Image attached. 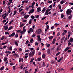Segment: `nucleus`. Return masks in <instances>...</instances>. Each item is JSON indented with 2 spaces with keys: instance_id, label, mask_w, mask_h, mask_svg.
Returning a JSON list of instances; mask_svg holds the SVG:
<instances>
[{
  "instance_id": "ea45409f",
  "label": "nucleus",
  "mask_w": 73,
  "mask_h": 73,
  "mask_svg": "<svg viewBox=\"0 0 73 73\" xmlns=\"http://www.w3.org/2000/svg\"><path fill=\"white\" fill-rule=\"evenodd\" d=\"M64 31L65 33H66L68 32V31L65 30H64Z\"/></svg>"
},
{
  "instance_id": "473e14b6",
  "label": "nucleus",
  "mask_w": 73,
  "mask_h": 73,
  "mask_svg": "<svg viewBox=\"0 0 73 73\" xmlns=\"http://www.w3.org/2000/svg\"><path fill=\"white\" fill-rule=\"evenodd\" d=\"M45 10H46V9H45V7H44L42 9V11L43 12H45Z\"/></svg>"
},
{
  "instance_id": "20e7f679",
  "label": "nucleus",
  "mask_w": 73,
  "mask_h": 73,
  "mask_svg": "<svg viewBox=\"0 0 73 73\" xmlns=\"http://www.w3.org/2000/svg\"><path fill=\"white\" fill-rule=\"evenodd\" d=\"M29 17V15H25L24 17V19H27Z\"/></svg>"
},
{
  "instance_id": "f03ea898",
  "label": "nucleus",
  "mask_w": 73,
  "mask_h": 73,
  "mask_svg": "<svg viewBox=\"0 0 73 73\" xmlns=\"http://www.w3.org/2000/svg\"><path fill=\"white\" fill-rule=\"evenodd\" d=\"M35 52L33 51L32 53L31 52L29 54V56H31V57H33V56L35 55Z\"/></svg>"
},
{
  "instance_id": "864d4df0",
  "label": "nucleus",
  "mask_w": 73,
  "mask_h": 73,
  "mask_svg": "<svg viewBox=\"0 0 73 73\" xmlns=\"http://www.w3.org/2000/svg\"><path fill=\"white\" fill-rule=\"evenodd\" d=\"M38 41H41V38H38Z\"/></svg>"
},
{
  "instance_id": "f8f14e48",
  "label": "nucleus",
  "mask_w": 73,
  "mask_h": 73,
  "mask_svg": "<svg viewBox=\"0 0 73 73\" xmlns=\"http://www.w3.org/2000/svg\"><path fill=\"white\" fill-rule=\"evenodd\" d=\"M15 33L13 32L11 34V36L13 37H14V36H15Z\"/></svg>"
},
{
  "instance_id": "4c0bfd02",
  "label": "nucleus",
  "mask_w": 73,
  "mask_h": 73,
  "mask_svg": "<svg viewBox=\"0 0 73 73\" xmlns=\"http://www.w3.org/2000/svg\"><path fill=\"white\" fill-rule=\"evenodd\" d=\"M23 33L25 32H26V29H23Z\"/></svg>"
},
{
  "instance_id": "c85d7f7f",
  "label": "nucleus",
  "mask_w": 73,
  "mask_h": 73,
  "mask_svg": "<svg viewBox=\"0 0 73 73\" xmlns=\"http://www.w3.org/2000/svg\"><path fill=\"white\" fill-rule=\"evenodd\" d=\"M42 66H43V67H45V62H43Z\"/></svg>"
},
{
  "instance_id": "338daca9",
  "label": "nucleus",
  "mask_w": 73,
  "mask_h": 73,
  "mask_svg": "<svg viewBox=\"0 0 73 73\" xmlns=\"http://www.w3.org/2000/svg\"><path fill=\"white\" fill-rule=\"evenodd\" d=\"M19 51H22V50H23V49H22L21 48H19Z\"/></svg>"
},
{
  "instance_id": "8fccbe9b",
  "label": "nucleus",
  "mask_w": 73,
  "mask_h": 73,
  "mask_svg": "<svg viewBox=\"0 0 73 73\" xmlns=\"http://www.w3.org/2000/svg\"><path fill=\"white\" fill-rule=\"evenodd\" d=\"M11 2H9L7 3V5H8L9 6L10 5H11Z\"/></svg>"
},
{
  "instance_id": "6ab92c4d",
  "label": "nucleus",
  "mask_w": 73,
  "mask_h": 73,
  "mask_svg": "<svg viewBox=\"0 0 73 73\" xmlns=\"http://www.w3.org/2000/svg\"><path fill=\"white\" fill-rule=\"evenodd\" d=\"M14 42L15 44V45H16L17 46H18V45H19V44L17 43V41H15Z\"/></svg>"
},
{
  "instance_id": "aec40b11",
  "label": "nucleus",
  "mask_w": 73,
  "mask_h": 73,
  "mask_svg": "<svg viewBox=\"0 0 73 73\" xmlns=\"http://www.w3.org/2000/svg\"><path fill=\"white\" fill-rule=\"evenodd\" d=\"M53 36H49L48 38L49 39H50L51 40H52L53 39Z\"/></svg>"
},
{
  "instance_id": "393cba45",
  "label": "nucleus",
  "mask_w": 73,
  "mask_h": 73,
  "mask_svg": "<svg viewBox=\"0 0 73 73\" xmlns=\"http://www.w3.org/2000/svg\"><path fill=\"white\" fill-rule=\"evenodd\" d=\"M61 54V52H57L56 54V56H58V55H59V54Z\"/></svg>"
},
{
  "instance_id": "4be33fe9",
  "label": "nucleus",
  "mask_w": 73,
  "mask_h": 73,
  "mask_svg": "<svg viewBox=\"0 0 73 73\" xmlns=\"http://www.w3.org/2000/svg\"><path fill=\"white\" fill-rule=\"evenodd\" d=\"M46 55L45 54H43L42 55V58H45V56H46Z\"/></svg>"
},
{
  "instance_id": "79ce46f5",
  "label": "nucleus",
  "mask_w": 73,
  "mask_h": 73,
  "mask_svg": "<svg viewBox=\"0 0 73 73\" xmlns=\"http://www.w3.org/2000/svg\"><path fill=\"white\" fill-rule=\"evenodd\" d=\"M72 52V50H68L67 51L68 53H70V52Z\"/></svg>"
},
{
  "instance_id": "a18cd8bd",
  "label": "nucleus",
  "mask_w": 73,
  "mask_h": 73,
  "mask_svg": "<svg viewBox=\"0 0 73 73\" xmlns=\"http://www.w3.org/2000/svg\"><path fill=\"white\" fill-rule=\"evenodd\" d=\"M65 37H63L61 39V41H63L65 39Z\"/></svg>"
},
{
  "instance_id": "a19ab883",
  "label": "nucleus",
  "mask_w": 73,
  "mask_h": 73,
  "mask_svg": "<svg viewBox=\"0 0 73 73\" xmlns=\"http://www.w3.org/2000/svg\"><path fill=\"white\" fill-rule=\"evenodd\" d=\"M71 45V43L70 42H69L68 43V46H70Z\"/></svg>"
},
{
  "instance_id": "e433bc0d",
  "label": "nucleus",
  "mask_w": 73,
  "mask_h": 73,
  "mask_svg": "<svg viewBox=\"0 0 73 73\" xmlns=\"http://www.w3.org/2000/svg\"><path fill=\"white\" fill-rule=\"evenodd\" d=\"M38 61H41V58H38Z\"/></svg>"
},
{
  "instance_id": "37998d69",
  "label": "nucleus",
  "mask_w": 73,
  "mask_h": 73,
  "mask_svg": "<svg viewBox=\"0 0 73 73\" xmlns=\"http://www.w3.org/2000/svg\"><path fill=\"white\" fill-rule=\"evenodd\" d=\"M49 26L48 25H47L46 26V28L47 29H49Z\"/></svg>"
},
{
  "instance_id": "f257e3e1",
  "label": "nucleus",
  "mask_w": 73,
  "mask_h": 73,
  "mask_svg": "<svg viewBox=\"0 0 73 73\" xmlns=\"http://www.w3.org/2000/svg\"><path fill=\"white\" fill-rule=\"evenodd\" d=\"M72 10L68 9L66 11V13L67 15H71V14H72Z\"/></svg>"
},
{
  "instance_id": "13d9d810",
  "label": "nucleus",
  "mask_w": 73,
  "mask_h": 73,
  "mask_svg": "<svg viewBox=\"0 0 73 73\" xmlns=\"http://www.w3.org/2000/svg\"><path fill=\"white\" fill-rule=\"evenodd\" d=\"M36 36V35L35 34H33V35H32V37H35Z\"/></svg>"
},
{
  "instance_id": "bb28decb",
  "label": "nucleus",
  "mask_w": 73,
  "mask_h": 73,
  "mask_svg": "<svg viewBox=\"0 0 73 73\" xmlns=\"http://www.w3.org/2000/svg\"><path fill=\"white\" fill-rule=\"evenodd\" d=\"M64 16H65V15H64V14H62L61 15V18H63L64 17Z\"/></svg>"
},
{
  "instance_id": "39448f33",
  "label": "nucleus",
  "mask_w": 73,
  "mask_h": 73,
  "mask_svg": "<svg viewBox=\"0 0 73 73\" xmlns=\"http://www.w3.org/2000/svg\"><path fill=\"white\" fill-rule=\"evenodd\" d=\"M34 9H32L31 10H30L29 13V14H31V13H33V12H34Z\"/></svg>"
},
{
  "instance_id": "9d476101",
  "label": "nucleus",
  "mask_w": 73,
  "mask_h": 73,
  "mask_svg": "<svg viewBox=\"0 0 73 73\" xmlns=\"http://www.w3.org/2000/svg\"><path fill=\"white\" fill-rule=\"evenodd\" d=\"M37 12H40V11H41V9L40 8V7L37 8Z\"/></svg>"
},
{
  "instance_id": "2f4dec72",
  "label": "nucleus",
  "mask_w": 73,
  "mask_h": 73,
  "mask_svg": "<svg viewBox=\"0 0 73 73\" xmlns=\"http://www.w3.org/2000/svg\"><path fill=\"white\" fill-rule=\"evenodd\" d=\"M67 38H68V36H67L66 37L65 39L64 40V42H65V41H66V40H67Z\"/></svg>"
},
{
  "instance_id": "1a4fd4ad",
  "label": "nucleus",
  "mask_w": 73,
  "mask_h": 73,
  "mask_svg": "<svg viewBox=\"0 0 73 73\" xmlns=\"http://www.w3.org/2000/svg\"><path fill=\"white\" fill-rule=\"evenodd\" d=\"M70 48V47H67L64 50V51H65V52H66Z\"/></svg>"
},
{
  "instance_id": "69168bd1",
  "label": "nucleus",
  "mask_w": 73,
  "mask_h": 73,
  "mask_svg": "<svg viewBox=\"0 0 73 73\" xmlns=\"http://www.w3.org/2000/svg\"><path fill=\"white\" fill-rule=\"evenodd\" d=\"M51 63L52 64H54V61H52L51 62Z\"/></svg>"
},
{
  "instance_id": "c756f323",
  "label": "nucleus",
  "mask_w": 73,
  "mask_h": 73,
  "mask_svg": "<svg viewBox=\"0 0 73 73\" xmlns=\"http://www.w3.org/2000/svg\"><path fill=\"white\" fill-rule=\"evenodd\" d=\"M64 0H63L60 2V3L61 4H64Z\"/></svg>"
},
{
  "instance_id": "72a5a7b5",
  "label": "nucleus",
  "mask_w": 73,
  "mask_h": 73,
  "mask_svg": "<svg viewBox=\"0 0 73 73\" xmlns=\"http://www.w3.org/2000/svg\"><path fill=\"white\" fill-rule=\"evenodd\" d=\"M25 73H28V71L27 70V69H26L25 70Z\"/></svg>"
},
{
  "instance_id": "9b49d317",
  "label": "nucleus",
  "mask_w": 73,
  "mask_h": 73,
  "mask_svg": "<svg viewBox=\"0 0 73 73\" xmlns=\"http://www.w3.org/2000/svg\"><path fill=\"white\" fill-rule=\"evenodd\" d=\"M13 54V56H16V57H19V54H16V53H15V54Z\"/></svg>"
},
{
  "instance_id": "2eb2a0df",
  "label": "nucleus",
  "mask_w": 73,
  "mask_h": 73,
  "mask_svg": "<svg viewBox=\"0 0 73 73\" xmlns=\"http://www.w3.org/2000/svg\"><path fill=\"white\" fill-rule=\"evenodd\" d=\"M73 41V39L72 38H70L69 40H68V42H72Z\"/></svg>"
},
{
  "instance_id": "0eeeda50",
  "label": "nucleus",
  "mask_w": 73,
  "mask_h": 73,
  "mask_svg": "<svg viewBox=\"0 0 73 73\" xmlns=\"http://www.w3.org/2000/svg\"><path fill=\"white\" fill-rule=\"evenodd\" d=\"M47 52V54H48L49 55V54H50V49H48Z\"/></svg>"
},
{
  "instance_id": "423d86ee",
  "label": "nucleus",
  "mask_w": 73,
  "mask_h": 73,
  "mask_svg": "<svg viewBox=\"0 0 73 73\" xmlns=\"http://www.w3.org/2000/svg\"><path fill=\"white\" fill-rule=\"evenodd\" d=\"M61 50V48H60V46H59L56 49V50L57 51H58V50Z\"/></svg>"
},
{
  "instance_id": "dca6fc26",
  "label": "nucleus",
  "mask_w": 73,
  "mask_h": 73,
  "mask_svg": "<svg viewBox=\"0 0 73 73\" xmlns=\"http://www.w3.org/2000/svg\"><path fill=\"white\" fill-rule=\"evenodd\" d=\"M12 28H13V26H11V27H9L8 30V31H9L11 29H12Z\"/></svg>"
},
{
  "instance_id": "3c124183",
  "label": "nucleus",
  "mask_w": 73,
  "mask_h": 73,
  "mask_svg": "<svg viewBox=\"0 0 73 73\" xmlns=\"http://www.w3.org/2000/svg\"><path fill=\"white\" fill-rule=\"evenodd\" d=\"M46 46H47L48 48H49V47L50 46V44H47Z\"/></svg>"
},
{
  "instance_id": "f3484780",
  "label": "nucleus",
  "mask_w": 73,
  "mask_h": 73,
  "mask_svg": "<svg viewBox=\"0 0 73 73\" xmlns=\"http://www.w3.org/2000/svg\"><path fill=\"white\" fill-rule=\"evenodd\" d=\"M7 60H8V58L7 57H5L4 58V61H7Z\"/></svg>"
},
{
  "instance_id": "774afa93",
  "label": "nucleus",
  "mask_w": 73,
  "mask_h": 73,
  "mask_svg": "<svg viewBox=\"0 0 73 73\" xmlns=\"http://www.w3.org/2000/svg\"><path fill=\"white\" fill-rule=\"evenodd\" d=\"M51 9H47V10L49 11H50V10H51Z\"/></svg>"
},
{
  "instance_id": "b1692460",
  "label": "nucleus",
  "mask_w": 73,
  "mask_h": 73,
  "mask_svg": "<svg viewBox=\"0 0 73 73\" xmlns=\"http://www.w3.org/2000/svg\"><path fill=\"white\" fill-rule=\"evenodd\" d=\"M33 39L31 38V40L30 42L31 43V44H32L33 43Z\"/></svg>"
},
{
  "instance_id": "a211bd4d",
  "label": "nucleus",
  "mask_w": 73,
  "mask_h": 73,
  "mask_svg": "<svg viewBox=\"0 0 73 73\" xmlns=\"http://www.w3.org/2000/svg\"><path fill=\"white\" fill-rule=\"evenodd\" d=\"M4 66H3L0 69V70H1V71H2V70H4Z\"/></svg>"
},
{
  "instance_id": "0e129e2a",
  "label": "nucleus",
  "mask_w": 73,
  "mask_h": 73,
  "mask_svg": "<svg viewBox=\"0 0 73 73\" xmlns=\"http://www.w3.org/2000/svg\"><path fill=\"white\" fill-rule=\"evenodd\" d=\"M56 38H54L53 39V41H56Z\"/></svg>"
},
{
  "instance_id": "4d7b16f0",
  "label": "nucleus",
  "mask_w": 73,
  "mask_h": 73,
  "mask_svg": "<svg viewBox=\"0 0 73 73\" xmlns=\"http://www.w3.org/2000/svg\"><path fill=\"white\" fill-rule=\"evenodd\" d=\"M52 3V1H48V3L49 4H50V3Z\"/></svg>"
},
{
  "instance_id": "680f3d73",
  "label": "nucleus",
  "mask_w": 73,
  "mask_h": 73,
  "mask_svg": "<svg viewBox=\"0 0 73 73\" xmlns=\"http://www.w3.org/2000/svg\"><path fill=\"white\" fill-rule=\"evenodd\" d=\"M6 17H7L6 16H3V20H4V19H5V18H6Z\"/></svg>"
},
{
  "instance_id": "49530a36",
  "label": "nucleus",
  "mask_w": 73,
  "mask_h": 73,
  "mask_svg": "<svg viewBox=\"0 0 73 73\" xmlns=\"http://www.w3.org/2000/svg\"><path fill=\"white\" fill-rule=\"evenodd\" d=\"M9 49L10 50H12V46H10L9 47Z\"/></svg>"
},
{
  "instance_id": "5fc2aeb1",
  "label": "nucleus",
  "mask_w": 73,
  "mask_h": 73,
  "mask_svg": "<svg viewBox=\"0 0 73 73\" xmlns=\"http://www.w3.org/2000/svg\"><path fill=\"white\" fill-rule=\"evenodd\" d=\"M29 42V40H27L26 42V44H28Z\"/></svg>"
},
{
  "instance_id": "c03bdc74",
  "label": "nucleus",
  "mask_w": 73,
  "mask_h": 73,
  "mask_svg": "<svg viewBox=\"0 0 73 73\" xmlns=\"http://www.w3.org/2000/svg\"><path fill=\"white\" fill-rule=\"evenodd\" d=\"M60 35V33L58 32L57 34V36H59Z\"/></svg>"
},
{
  "instance_id": "412c9836",
  "label": "nucleus",
  "mask_w": 73,
  "mask_h": 73,
  "mask_svg": "<svg viewBox=\"0 0 73 73\" xmlns=\"http://www.w3.org/2000/svg\"><path fill=\"white\" fill-rule=\"evenodd\" d=\"M48 12H49V11L47 10H46V11L45 12V13L44 15H47V13H48Z\"/></svg>"
},
{
  "instance_id": "4468645a",
  "label": "nucleus",
  "mask_w": 73,
  "mask_h": 73,
  "mask_svg": "<svg viewBox=\"0 0 73 73\" xmlns=\"http://www.w3.org/2000/svg\"><path fill=\"white\" fill-rule=\"evenodd\" d=\"M29 30L31 32H32L33 31V30L32 29V28H30L29 29Z\"/></svg>"
},
{
  "instance_id": "bf43d9fd",
  "label": "nucleus",
  "mask_w": 73,
  "mask_h": 73,
  "mask_svg": "<svg viewBox=\"0 0 73 73\" xmlns=\"http://www.w3.org/2000/svg\"><path fill=\"white\" fill-rule=\"evenodd\" d=\"M51 13H52V12H51V11H50L47 14V15H48L49 14H51Z\"/></svg>"
},
{
  "instance_id": "052dcab7",
  "label": "nucleus",
  "mask_w": 73,
  "mask_h": 73,
  "mask_svg": "<svg viewBox=\"0 0 73 73\" xmlns=\"http://www.w3.org/2000/svg\"><path fill=\"white\" fill-rule=\"evenodd\" d=\"M58 7L59 8V9H61V6L60 5H58Z\"/></svg>"
},
{
  "instance_id": "ddd939ff",
  "label": "nucleus",
  "mask_w": 73,
  "mask_h": 73,
  "mask_svg": "<svg viewBox=\"0 0 73 73\" xmlns=\"http://www.w3.org/2000/svg\"><path fill=\"white\" fill-rule=\"evenodd\" d=\"M7 15H8V13H7V14L6 13H5V14H3L2 16V17H3L4 16H7Z\"/></svg>"
},
{
  "instance_id": "cd10ccee",
  "label": "nucleus",
  "mask_w": 73,
  "mask_h": 73,
  "mask_svg": "<svg viewBox=\"0 0 73 73\" xmlns=\"http://www.w3.org/2000/svg\"><path fill=\"white\" fill-rule=\"evenodd\" d=\"M4 39V36H3L0 39L1 40H3Z\"/></svg>"
},
{
  "instance_id": "09e8293b",
  "label": "nucleus",
  "mask_w": 73,
  "mask_h": 73,
  "mask_svg": "<svg viewBox=\"0 0 73 73\" xmlns=\"http://www.w3.org/2000/svg\"><path fill=\"white\" fill-rule=\"evenodd\" d=\"M21 30H18L17 31V32L18 33H19L21 32Z\"/></svg>"
},
{
  "instance_id": "7ed1b4c3",
  "label": "nucleus",
  "mask_w": 73,
  "mask_h": 73,
  "mask_svg": "<svg viewBox=\"0 0 73 73\" xmlns=\"http://www.w3.org/2000/svg\"><path fill=\"white\" fill-rule=\"evenodd\" d=\"M4 27L5 28V30H7V29H8V26L7 25H6V26H4Z\"/></svg>"
},
{
  "instance_id": "5701e85b",
  "label": "nucleus",
  "mask_w": 73,
  "mask_h": 73,
  "mask_svg": "<svg viewBox=\"0 0 73 73\" xmlns=\"http://www.w3.org/2000/svg\"><path fill=\"white\" fill-rule=\"evenodd\" d=\"M17 13V11H15L14 12V14H13V16H15V15H16V14Z\"/></svg>"
},
{
  "instance_id": "f704fd0d",
  "label": "nucleus",
  "mask_w": 73,
  "mask_h": 73,
  "mask_svg": "<svg viewBox=\"0 0 73 73\" xmlns=\"http://www.w3.org/2000/svg\"><path fill=\"white\" fill-rule=\"evenodd\" d=\"M33 60H34V58H32L31 59V61H30V62H32L33 61Z\"/></svg>"
},
{
  "instance_id": "6e6d98bb",
  "label": "nucleus",
  "mask_w": 73,
  "mask_h": 73,
  "mask_svg": "<svg viewBox=\"0 0 73 73\" xmlns=\"http://www.w3.org/2000/svg\"><path fill=\"white\" fill-rule=\"evenodd\" d=\"M6 41H7V42L4 43V45H5L6 44H8V40H7Z\"/></svg>"
},
{
  "instance_id": "603ef678",
  "label": "nucleus",
  "mask_w": 73,
  "mask_h": 73,
  "mask_svg": "<svg viewBox=\"0 0 73 73\" xmlns=\"http://www.w3.org/2000/svg\"><path fill=\"white\" fill-rule=\"evenodd\" d=\"M24 26V24H22V25H20V27H23Z\"/></svg>"
},
{
  "instance_id": "e2e57ef3",
  "label": "nucleus",
  "mask_w": 73,
  "mask_h": 73,
  "mask_svg": "<svg viewBox=\"0 0 73 73\" xmlns=\"http://www.w3.org/2000/svg\"><path fill=\"white\" fill-rule=\"evenodd\" d=\"M38 31L40 33V32L41 33V32H42V31H41V29H39Z\"/></svg>"
},
{
  "instance_id": "58836bf2",
  "label": "nucleus",
  "mask_w": 73,
  "mask_h": 73,
  "mask_svg": "<svg viewBox=\"0 0 73 73\" xmlns=\"http://www.w3.org/2000/svg\"><path fill=\"white\" fill-rule=\"evenodd\" d=\"M46 17H43L42 18L41 20H44V19H46Z\"/></svg>"
},
{
  "instance_id": "de8ad7c7",
  "label": "nucleus",
  "mask_w": 73,
  "mask_h": 73,
  "mask_svg": "<svg viewBox=\"0 0 73 73\" xmlns=\"http://www.w3.org/2000/svg\"><path fill=\"white\" fill-rule=\"evenodd\" d=\"M35 4V2H33L32 3V6H34V5Z\"/></svg>"
},
{
  "instance_id": "7c9ffc66",
  "label": "nucleus",
  "mask_w": 73,
  "mask_h": 73,
  "mask_svg": "<svg viewBox=\"0 0 73 73\" xmlns=\"http://www.w3.org/2000/svg\"><path fill=\"white\" fill-rule=\"evenodd\" d=\"M31 19H35V16H33V15H32L31 16Z\"/></svg>"
},
{
  "instance_id": "6e6552de",
  "label": "nucleus",
  "mask_w": 73,
  "mask_h": 73,
  "mask_svg": "<svg viewBox=\"0 0 73 73\" xmlns=\"http://www.w3.org/2000/svg\"><path fill=\"white\" fill-rule=\"evenodd\" d=\"M72 15H71L68 17V18L70 20H72Z\"/></svg>"
},
{
  "instance_id": "c9c22d12",
  "label": "nucleus",
  "mask_w": 73,
  "mask_h": 73,
  "mask_svg": "<svg viewBox=\"0 0 73 73\" xmlns=\"http://www.w3.org/2000/svg\"><path fill=\"white\" fill-rule=\"evenodd\" d=\"M13 21V20L11 21L9 23V24L11 25V23H12Z\"/></svg>"
},
{
  "instance_id": "a878e982",
  "label": "nucleus",
  "mask_w": 73,
  "mask_h": 73,
  "mask_svg": "<svg viewBox=\"0 0 73 73\" xmlns=\"http://www.w3.org/2000/svg\"><path fill=\"white\" fill-rule=\"evenodd\" d=\"M35 18H38L39 17V15H35Z\"/></svg>"
}]
</instances>
